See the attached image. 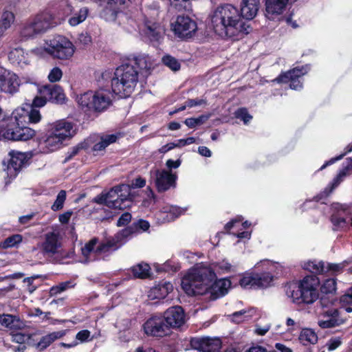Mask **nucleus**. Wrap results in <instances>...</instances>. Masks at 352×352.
I'll use <instances>...</instances> for the list:
<instances>
[{
  "label": "nucleus",
  "instance_id": "1",
  "mask_svg": "<svg viewBox=\"0 0 352 352\" xmlns=\"http://www.w3.org/2000/svg\"><path fill=\"white\" fill-rule=\"evenodd\" d=\"M231 282L227 278L216 280L214 272L203 264L190 269L182 280V287L188 296L202 295L210 292L217 298L227 294Z\"/></svg>",
  "mask_w": 352,
  "mask_h": 352
},
{
  "label": "nucleus",
  "instance_id": "2",
  "mask_svg": "<svg viewBox=\"0 0 352 352\" xmlns=\"http://www.w3.org/2000/svg\"><path fill=\"white\" fill-rule=\"evenodd\" d=\"M214 32L221 36L239 39L251 31L248 22L241 19L239 10L232 4L217 7L210 14Z\"/></svg>",
  "mask_w": 352,
  "mask_h": 352
},
{
  "label": "nucleus",
  "instance_id": "3",
  "mask_svg": "<svg viewBox=\"0 0 352 352\" xmlns=\"http://www.w3.org/2000/svg\"><path fill=\"white\" fill-rule=\"evenodd\" d=\"M76 133L74 124L65 119L50 123L47 126L46 138L39 143L43 153L54 152L61 148L64 142L71 139Z\"/></svg>",
  "mask_w": 352,
  "mask_h": 352
},
{
  "label": "nucleus",
  "instance_id": "4",
  "mask_svg": "<svg viewBox=\"0 0 352 352\" xmlns=\"http://www.w3.org/2000/svg\"><path fill=\"white\" fill-rule=\"evenodd\" d=\"M132 233L131 228H126L117 233L115 236L105 243H102L96 248L98 239L94 238L87 243L81 249L84 257L83 262H89L98 258V256L118 250L121 247Z\"/></svg>",
  "mask_w": 352,
  "mask_h": 352
},
{
  "label": "nucleus",
  "instance_id": "5",
  "mask_svg": "<svg viewBox=\"0 0 352 352\" xmlns=\"http://www.w3.org/2000/svg\"><path fill=\"white\" fill-rule=\"evenodd\" d=\"M138 77L139 72L133 64H122L116 69L111 80L113 92L121 98L130 96L138 84Z\"/></svg>",
  "mask_w": 352,
  "mask_h": 352
},
{
  "label": "nucleus",
  "instance_id": "6",
  "mask_svg": "<svg viewBox=\"0 0 352 352\" xmlns=\"http://www.w3.org/2000/svg\"><path fill=\"white\" fill-rule=\"evenodd\" d=\"M320 280L316 275L307 276L298 285H291L287 290V296L296 305L312 304L319 296Z\"/></svg>",
  "mask_w": 352,
  "mask_h": 352
},
{
  "label": "nucleus",
  "instance_id": "7",
  "mask_svg": "<svg viewBox=\"0 0 352 352\" xmlns=\"http://www.w3.org/2000/svg\"><path fill=\"white\" fill-rule=\"evenodd\" d=\"M43 51L54 58L60 60L70 59L74 52L75 46L67 38L63 36L57 35L53 38L46 40L43 49L36 48L31 51V53L36 55H41Z\"/></svg>",
  "mask_w": 352,
  "mask_h": 352
},
{
  "label": "nucleus",
  "instance_id": "8",
  "mask_svg": "<svg viewBox=\"0 0 352 352\" xmlns=\"http://www.w3.org/2000/svg\"><path fill=\"white\" fill-rule=\"evenodd\" d=\"M130 188L122 184L112 188L108 192L102 193L94 198V201L104 204L109 208L124 210L130 206Z\"/></svg>",
  "mask_w": 352,
  "mask_h": 352
},
{
  "label": "nucleus",
  "instance_id": "9",
  "mask_svg": "<svg viewBox=\"0 0 352 352\" xmlns=\"http://www.w3.org/2000/svg\"><path fill=\"white\" fill-rule=\"evenodd\" d=\"M53 19L49 12H43L30 18L21 25V37L28 40L44 34L51 28Z\"/></svg>",
  "mask_w": 352,
  "mask_h": 352
},
{
  "label": "nucleus",
  "instance_id": "10",
  "mask_svg": "<svg viewBox=\"0 0 352 352\" xmlns=\"http://www.w3.org/2000/svg\"><path fill=\"white\" fill-rule=\"evenodd\" d=\"M10 118L11 115L6 116L0 107V136L3 139L27 141L35 135V131L30 127H16L15 122L11 124Z\"/></svg>",
  "mask_w": 352,
  "mask_h": 352
},
{
  "label": "nucleus",
  "instance_id": "11",
  "mask_svg": "<svg viewBox=\"0 0 352 352\" xmlns=\"http://www.w3.org/2000/svg\"><path fill=\"white\" fill-rule=\"evenodd\" d=\"M40 248L44 255L53 257L59 263L69 256L68 252L62 248V236L57 229L44 234Z\"/></svg>",
  "mask_w": 352,
  "mask_h": 352
},
{
  "label": "nucleus",
  "instance_id": "12",
  "mask_svg": "<svg viewBox=\"0 0 352 352\" xmlns=\"http://www.w3.org/2000/svg\"><path fill=\"white\" fill-rule=\"evenodd\" d=\"M76 101L82 108L98 111H104L111 104L109 93L105 90L85 92L78 96Z\"/></svg>",
  "mask_w": 352,
  "mask_h": 352
},
{
  "label": "nucleus",
  "instance_id": "13",
  "mask_svg": "<svg viewBox=\"0 0 352 352\" xmlns=\"http://www.w3.org/2000/svg\"><path fill=\"white\" fill-rule=\"evenodd\" d=\"M150 175L159 192L167 191L170 188L176 186L177 176L171 170L153 168L150 171Z\"/></svg>",
  "mask_w": 352,
  "mask_h": 352
},
{
  "label": "nucleus",
  "instance_id": "14",
  "mask_svg": "<svg viewBox=\"0 0 352 352\" xmlns=\"http://www.w3.org/2000/svg\"><path fill=\"white\" fill-rule=\"evenodd\" d=\"M100 6H104L100 12V16L109 22L116 21L122 14L121 6L125 4L126 0H94Z\"/></svg>",
  "mask_w": 352,
  "mask_h": 352
},
{
  "label": "nucleus",
  "instance_id": "15",
  "mask_svg": "<svg viewBox=\"0 0 352 352\" xmlns=\"http://www.w3.org/2000/svg\"><path fill=\"white\" fill-rule=\"evenodd\" d=\"M144 331L147 336L164 337L171 334L162 316H152L144 324Z\"/></svg>",
  "mask_w": 352,
  "mask_h": 352
},
{
  "label": "nucleus",
  "instance_id": "16",
  "mask_svg": "<svg viewBox=\"0 0 352 352\" xmlns=\"http://www.w3.org/2000/svg\"><path fill=\"white\" fill-rule=\"evenodd\" d=\"M172 30L180 38L192 37L197 29V23L187 16L179 15L175 21L171 24Z\"/></svg>",
  "mask_w": 352,
  "mask_h": 352
},
{
  "label": "nucleus",
  "instance_id": "17",
  "mask_svg": "<svg viewBox=\"0 0 352 352\" xmlns=\"http://www.w3.org/2000/svg\"><path fill=\"white\" fill-rule=\"evenodd\" d=\"M309 70L308 67L302 66L300 67H295L292 70L281 74L274 80V82H276L278 83H287L290 82L289 87L291 89L294 90L300 89L302 87V83L300 81V78L306 74Z\"/></svg>",
  "mask_w": 352,
  "mask_h": 352
},
{
  "label": "nucleus",
  "instance_id": "18",
  "mask_svg": "<svg viewBox=\"0 0 352 352\" xmlns=\"http://www.w3.org/2000/svg\"><path fill=\"white\" fill-rule=\"evenodd\" d=\"M169 330L181 328L186 322V316L183 308L180 306H173L167 309L162 316Z\"/></svg>",
  "mask_w": 352,
  "mask_h": 352
},
{
  "label": "nucleus",
  "instance_id": "19",
  "mask_svg": "<svg viewBox=\"0 0 352 352\" xmlns=\"http://www.w3.org/2000/svg\"><path fill=\"white\" fill-rule=\"evenodd\" d=\"M28 119L30 123H38L41 120V115L39 110L32 107L30 111L24 108H17L11 114V124L15 122L16 127H24L23 124Z\"/></svg>",
  "mask_w": 352,
  "mask_h": 352
},
{
  "label": "nucleus",
  "instance_id": "20",
  "mask_svg": "<svg viewBox=\"0 0 352 352\" xmlns=\"http://www.w3.org/2000/svg\"><path fill=\"white\" fill-rule=\"evenodd\" d=\"M272 281V274L269 272H264L246 274L241 278L239 284L245 289H258L269 286Z\"/></svg>",
  "mask_w": 352,
  "mask_h": 352
},
{
  "label": "nucleus",
  "instance_id": "21",
  "mask_svg": "<svg viewBox=\"0 0 352 352\" xmlns=\"http://www.w3.org/2000/svg\"><path fill=\"white\" fill-rule=\"evenodd\" d=\"M20 85L19 78L14 73L3 67H0L1 91L13 94L19 91Z\"/></svg>",
  "mask_w": 352,
  "mask_h": 352
},
{
  "label": "nucleus",
  "instance_id": "22",
  "mask_svg": "<svg viewBox=\"0 0 352 352\" xmlns=\"http://www.w3.org/2000/svg\"><path fill=\"white\" fill-rule=\"evenodd\" d=\"M10 158L4 169L10 178L15 177L26 162L27 156L24 153L12 151L9 153Z\"/></svg>",
  "mask_w": 352,
  "mask_h": 352
},
{
  "label": "nucleus",
  "instance_id": "23",
  "mask_svg": "<svg viewBox=\"0 0 352 352\" xmlns=\"http://www.w3.org/2000/svg\"><path fill=\"white\" fill-rule=\"evenodd\" d=\"M345 322L337 309H331L324 312L318 320V324L322 329L336 327Z\"/></svg>",
  "mask_w": 352,
  "mask_h": 352
},
{
  "label": "nucleus",
  "instance_id": "24",
  "mask_svg": "<svg viewBox=\"0 0 352 352\" xmlns=\"http://www.w3.org/2000/svg\"><path fill=\"white\" fill-rule=\"evenodd\" d=\"M130 64H133L139 74L144 78L148 77L154 67V63L151 56L146 54H138L129 59Z\"/></svg>",
  "mask_w": 352,
  "mask_h": 352
},
{
  "label": "nucleus",
  "instance_id": "25",
  "mask_svg": "<svg viewBox=\"0 0 352 352\" xmlns=\"http://www.w3.org/2000/svg\"><path fill=\"white\" fill-rule=\"evenodd\" d=\"M39 94H42L47 101L62 104L65 99L61 87L56 85H47L38 88Z\"/></svg>",
  "mask_w": 352,
  "mask_h": 352
},
{
  "label": "nucleus",
  "instance_id": "26",
  "mask_svg": "<svg viewBox=\"0 0 352 352\" xmlns=\"http://www.w3.org/2000/svg\"><path fill=\"white\" fill-rule=\"evenodd\" d=\"M352 169V158L349 157L346 160L345 165L342 170H340L336 177L333 180L331 185L327 187L323 192L318 195L315 198L316 201H320L324 197H327L336 188L348 173Z\"/></svg>",
  "mask_w": 352,
  "mask_h": 352
},
{
  "label": "nucleus",
  "instance_id": "27",
  "mask_svg": "<svg viewBox=\"0 0 352 352\" xmlns=\"http://www.w3.org/2000/svg\"><path fill=\"white\" fill-rule=\"evenodd\" d=\"M352 169V158L349 157L346 160L345 165L342 170H340L336 177L333 180L331 185L327 187L323 192L318 195L315 198L316 201H320L324 197H327L336 188L348 173Z\"/></svg>",
  "mask_w": 352,
  "mask_h": 352
},
{
  "label": "nucleus",
  "instance_id": "28",
  "mask_svg": "<svg viewBox=\"0 0 352 352\" xmlns=\"http://www.w3.org/2000/svg\"><path fill=\"white\" fill-rule=\"evenodd\" d=\"M192 346L202 352H216L221 347V342L219 339L201 338H193L190 341Z\"/></svg>",
  "mask_w": 352,
  "mask_h": 352
},
{
  "label": "nucleus",
  "instance_id": "29",
  "mask_svg": "<svg viewBox=\"0 0 352 352\" xmlns=\"http://www.w3.org/2000/svg\"><path fill=\"white\" fill-rule=\"evenodd\" d=\"M288 2L289 0H266V16L269 19H274L285 11Z\"/></svg>",
  "mask_w": 352,
  "mask_h": 352
},
{
  "label": "nucleus",
  "instance_id": "30",
  "mask_svg": "<svg viewBox=\"0 0 352 352\" xmlns=\"http://www.w3.org/2000/svg\"><path fill=\"white\" fill-rule=\"evenodd\" d=\"M15 21L14 8L8 6L3 8L0 17V39Z\"/></svg>",
  "mask_w": 352,
  "mask_h": 352
},
{
  "label": "nucleus",
  "instance_id": "31",
  "mask_svg": "<svg viewBox=\"0 0 352 352\" xmlns=\"http://www.w3.org/2000/svg\"><path fill=\"white\" fill-rule=\"evenodd\" d=\"M259 0H243L239 10L241 19L251 20L254 19L258 10Z\"/></svg>",
  "mask_w": 352,
  "mask_h": 352
},
{
  "label": "nucleus",
  "instance_id": "32",
  "mask_svg": "<svg viewBox=\"0 0 352 352\" xmlns=\"http://www.w3.org/2000/svg\"><path fill=\"white\" fill-rule=\"evenodd\" d=\"M333 213L331 217V221L333 225L334 230H338L347 226V223L344 217L342 216L345 212L346 207L338 203L332 205Z\"/></svg>",
  "mask_w": 352,
  "mask_h": 352
},
{
  "label": "nucleus",
  "instance_id": "33",
  "mask_svg": "<svg viewBox=\"0 0 352 352\" xmlns=\"http://www.w3.org/2000/svg\"><path fill=\"white\" fill-rule=\"evenodd\" d=\"M173 286L170 283H160L153 286L148 293V297L151 300L164 298L170 292Z\"/></svg>",
  "mask_w": 352,
  "mask_h": 352
},
{
  "label": "nucleus",
  "instance_id": "34",
  "mask_svg": "<svg viewBox=\"0 0 352 352\" xmlns=\"http://www.w3.org/2000/svg\"><path fill=\"white\" fill-rule=\"evenodd\" d=\"M145 26L146 34L151 41L159 42L163 38L164 28L161 24L147 21L145 23Z\"/></svg>",
  "mask_w": 352,
  "mask_h": 352
},
{
  "label": "nucleus",
  "instance_id": "35",
  "mask_svg": "<svg viewBox=\"0 0 352 352\" xmlns=\"http://www.w3.org/2000/svg\"><path fill=\"white\" fill-rule=\"evenodd\" d=\"M0 324L12 331L21 330L25 327L23 321L11 314H0Z\"/></svg>",
  "mask_w": 352,
  "mask_h": 352
},
{
  "label": "nucleus",
  "instance_id": "36",
  "mask_svg": "<svg viewBox=\"0 0 352 352\" xmlns=\"http://www.w3.org/2000/svg\"><path fill=\"white\" fill-rule=\"evenodd\" d=\"M10 61L16 65L23 67L30 63L29 54L22 48H15L9 54Z\"/></svg>",
  "mask_w": 352,
  "mask_h": 352
},
{
  "label": "nucleus",
  "instance_id": "37",
  "mask_svg": "<svg viewBox=\"0 0 352 352\" xmlns=\"http://www.w3.org/2000/svg\"><path fill=\"white\" fill-rule=\"evenodd\" d=\"M65 331H54L43 336L37 344V347L40 351H43L48 347L55 340L61 338L65 336Z\"/></svg>",
  "mask_w": 352,
  "mask_h": 352
},
{
  "label": "nucleus",
  "instance_id": "38",
  "mask_svg": "<svg viewBox=\"0 0 352 352\" xmlns=\"http://www.w3.org/2000/svg\"><path fill=\"white\" fill-rule=\"evenodd\" d=\"M89 13V10L87 7H82L78 11L74 12L68 19V23L73 27L77 26L86 20Z\"/></svg>",
  "mask_w": 352,
  "mask_h": 352
},
{
  "label": "nucleus",
  "instance_id": "39",
  "mask_svg": "<svg viewBox=\"0 0 352 352\" xmlns=\"http://www.w3.org/2000/svg\"><path fill=\"white\" fill-rule=\"evenodd\" d=\"M299 340L305 346L315 344L318 342V336L311 329H303L299 335Z\"/></svg>",
  "mask_w": 352,
  "mask_h": 352
},
{
  "label": "nucleus",
  "instance_id": "40",
  "mask_svg": "<svg viewBox=\"0 0 352 352\" xmlns=\"http://www.w3.org/2000/svg\"><path fill=\"white\" fill-rule=\"evenodd\" d=\"M303 268L312 273L325 274V264L322 261H310L304 263Z\"/></svg>",
  "mask_w": 352,
  "mask_h": 352
},
{
  "label": "nucleus",
  "instance_id": "41",
  "mask_svg": "<svg viewBox=\"0 0 352 352\" xmlns=\"http://www.w3.org/2000/svg\"><path fill=\"white\" fill-rule=\"evenodd\" d=\"M252 310H241L229 315L230 320L235 323H240L245 320H249L252 316Z\"/></svg>",
  "mask_w": 352,
  "mask_h": 352
},
{
  "label": "nucleus",
  "instance_id": "42",
  "mask_svg": "<svg viewBox=\"0 0 352 352\" xmlns=\"http://www.w3.org/2000/svg\"><path fill=\"white\" fill-rule=\"evenodd\" d=\"M150 267L146 263H140L132 267V272L135 277L145 278L149 276Z\"/></svg>",
  "mask_w": 352,
  "mask_h": 352
},
{
  "label": "nucleus",
  "instance_id": "43",
  "mask_svg": "<svg viewBox=\"0 0 352 352\" xmlns=\"http://www.w3.org/2000/svg\"><path fill=\"white\" fill-rule=\"evenodd\" d=\"M67 193L64 190H61L57 195L54 203L51 206L53 211H58L63 208L66 199Z\"/></svg>",
  "mask_w": 352,
  "mask_h": 352
},
{
  "label": "nucleus",
  "instance_id": "44",
  "mask_svg": "<svg viewBox=\"0 0 352 352\" xmlns=\"http://www.w3.org/2000/svg\"><path fill=\"white\" fill-rule=\"evenodd\" d=\"M210 117V114L208 115H201L198 118H190L186 119L184 123L189 128H193L197 125L201 124L204 123L206 120L209 119Z\"/></svg>",
  "mask_w": 352,
  "mask_h": 352
},
{
  "label": "nucleus",
  "instance_id": "45",
  "mask_svg": "<svg viewBox=\"0 0 352 352\" xmlns=\"http://www.w3.org/2000/svg\"><path fill=\"white\" fill-rule=\"evenodd\" d=\"M214 268L219 273H229L234 271V266L231 265L227 260L223 259L215 263Z\"/></svg>",
  "mask_w": 352,
  "mask_h": 352
},
{
  "label": "nucleus",
  "instance_id": "46",
  "mask_svg": "<svg viewBox=\"0 0 352 352\" xmlns=\"http://www.w3.org/2000/svg\"><path fill=\"white\" fill-rule=\"evenodd\" d=\"M74 287V285L72 283V281H66L60 283L59 285L56 286H54L50 289V296H55L58 294H60L65 290H67L69 288H72Z\"/></svg>",
  "mask_w": 352,
  "mask_h": 352
},
{
  "label": "nucleus",
  "instance_id": "47",
  "mask_svg": "<svg viewBox=\"0 0 352 352\" xmlns=\"http://www.w3.org/2000/svg\"><path fill=\"white\" fill-rule=\"evenodd\" d=\"M10 336L12 341L18 344H24L31 338V335L29 333H24L21 332H16V331H11Z\"/></svg>",
  "mask_w": 352,
  "mask_h": 352
},
{
  "label": "nucleus",
  "instance_id": "48",
  "mask_svg": "<svg viewBox=\"0 0 352 352\" xmlns=\"http://www.w3.org/2000/svg\"><path fill=\"white\" fill-rule=\"evenodd\" d=\"M336 289V281L331 278L325 280L321 286V292L324 294L333 293Z\"/></svg>",
  "mask_w": 352,
  "mask_h": 352
},
{
  "label": "nucleus",
  "instance_id": "49",
  "mask_svg": "<svg viewBox=\"0 0 352 352\" xmlns=\"http://www.w3.org/2000/svg\"><path fill=\"white\" fill-rule=\"evenodd\" d=\"M23 240V236L21 234H13L6 238L3 243L6 248H12L19 244Z\"/></svg>",
  "mask_w": 352,
  "mask_h": 352
},
{
  "label": "nucleus",
  "instance_id": "50",
  "mask_svg": "<svg viewBox=\"0 0 352 352\" xmlns=\"http://www.w3.org/2000/svg\"><path fill=\"white\" fill-rule=\"evenodd\" d=\"M163 63L173 71H177L180 68L179 63L171 56H164L162 58Z\"/></svg>",
  "mask_w": 352,
  "mask_h": 352
},
{
  "label": "nucleus",
  "instance_id": "51",
  "mask_svg": "<svg viewBox=\"0 0 352 352\" xmlns=\"http://www.w3.org/2000/svg\"><path fill=\"white\" fill-rule=\"evenodd\" d=\"M344 265L343 263H327L325 265V274L336 275L342 271Z\"/></svg>",
  "mask_w": 352,
  "mask_h": 352
},
{
  "label": "nucleus",
  "instance_id": "52",
  "mask_svg": "<svg viewBox=\"0 0 352 352\" xmlns=\"http://www.w3.org/2000/svg\"><path fill=\"white\" fill-rule=\"evenodd\" d=\"M352 151V143L349 144L346 148H345V151L340 155L338 157H333V158H331V160H329V161L326 162L325 164H324L320 168L319 170H323L324 168H325L327 166H329V165H331L333 164V163H335L336 162L341 160L344 155H346L348 153H350Z\"/></svg>",
  "mask_w": 352,
  "mask_h": 352
},
{
  "label": "nucleus",
  "instance_id": "53",
  "mask_svg": "<svg viewBox=\"0 0 352 352\" xmlns=\"http://www.w3.org/2000/svg\"><path fill=\"white\" fill-rule=\"evenodd\" d=\"M150 227V224L147 221L140 219L138 221L133 223L132 226H130L129 228H132V233L135 231H146L148 230Z\"/></svg>",
  "mask_w": 352,
  "mask_h": 352
},
{
  "label": "nucleus",
  "instance_id": "54",
  "mask_svg": "<svg viewBox=\"0 0 352 352\" xmlns=\"http://www.w3.org/2000/svg\"><path fill=\"white\" fill-rule=\"evenodd\" d=\"M62 76V70L59 67H55L52 69H51L47 78L51 82H56L59 81L61 79Z\"/></svg>",
  "mask_w": 352,
  "mask_h": 352
},
{
  "label": "nucleus",
  "instance_id": "55",
  "mask_svg": "<svg viewBox=\"0 0 352 352\" xmlns=\"http://www.w3.org/2000/svg\"><path fill=\"white\" fill-rule=\"evenodd\" d=\"M235 116L236 118L242 120L245 124H247L252 118V117L248 113L247 109L245 108L239 109L235 112Z\"/></svg>",
  "mask_w": 352,
  "mask_h": 352
},
{
  "label": "nucleus",
  "instance_id": "56",
  "mask_svg": "<svg viewBox=\"0 0 352 352\" xmlns=\"http://www.w3.org/2000/svg\"><path fill=\"white\" fill-rule=\"evenodd\" d=\"M77 43L83 46H87L91 43V37L87 32H82L78 36Z\"/></svg>",
  "mask_w": 352,
  "mask_h": 352
},
{
  "label": "nucleus",
  "instance_id": "57",
  "mask_svg": "<svg viewBox=\"0 0 352 352\" xmlns=\"http://www.w3.org/2000/svg\"><path fill=\"white\" fill-rule=\"evenodd\" d=\"M118 138V136L116 134H106L100 137V139L103 141L107 147L111 144L116 142Z\"/></svg>",
  "mask_w": 352,
  "mask_h": 352
},
{
  "label": "nucleus",
  "instance_id": "58",
  "mask_svg": "<svg viewBox=\"0 0 352 352\" xmlns=\"http://www.w3.org/2000/svg\"><path fill=\"white\" fill-rule=\"evenodd\" d=\"M340 300L343 306L352 305V292L351 289H348L346 293L340 297Z\"/></svg>",
  "mask_w": 352,
  "mask_h": 352
},
{
  "label": "nucleus",
  "instance_id": "59",
  "mask_svg": "<svg viewBox=\"0 0 352 352\" xmlns=\"http://www.w3.org/2000/svg\"><path fill=\"white\" fill-rule=\"evenodd\" d=\"M47 101V100L42 94H39L38 96L35 97L33 100L32 107H43L45 105Z\"/></svg>",
  "mask_w": 352,
  "mask_h": 352
},
{
  "label": "nucleus",
  "instance_id": "60",
  "mask_svg": "<svg viewBox=\"0 0 352 352\" xmlns=\"http://www.w3.org/2000/svg\"><path fill=\"white\" fill-rule=\"evenodd\" d=\"M270 324H266L261 327L260 324H256L254 329V333L258 336H264L270 330Z\"/></svg>",
  "mask_w": 352,
  "mask_h": 352
},
{
  "label": "nucleus",
  "instance_id": "61",
  "mask_svg": "<svg viewBox=\"0 0 352 352\" xmlns=\"http://www.w3.org/2000/svg\"><path fill=\"white\" fill-rule=\"evenodd\" d=\"M131 219V214L129 212H124L121 215L117 222L118 226H122L127 224Z\"/></svg>",
  "mask_w": 352,
  "mask_h": 352
},
{
  "label": "nucleus",
  "instance_id": "62",
  "mask_svg": "<svg viewBox=\"0 0 352 352\" xmlns=\"http://www.w3.org/2000/svg\"><path fill=\"white\" fill-rule=\"evenodd\" d=\"M341 343V340L339 338L331 339L327 343L329 351H333L336 349L339 346H340Z\"/></svg>",
  "mask_w": 352,
  "mask_h": 352
},
{
  "label": "nucleus",
  "instance_id": "63",
  "mask_svg": "<svg viewBox=\"0 0 352 352\" xmlns=\"http://www.w3.org/2000/svg\"><path fill=\"white\" fill-rule=\"evenodd\" d=\"M34 278L28 277L23 279V283H27V290L30 294H32L36 289V286L33 284Z\"/></svg>",
  "mask_w": 352,
  "mask_h": 352
},
{
  "label": "nucleus",
  "instance_id": "64",
  "mask_svg": "<svg viewBox=\"0 0 352 352\" xmlns=\"http://www.w3.org/2000/svg\"><path fill=\"white\" fill-rule=\"evenodd\" d=\"M195 142V138L193 137H190L186 139H180L175 142L177 147H182L186 145H189Z\"/></svg>",
  "mask_w": 352,
  "mask_h": 352
}]
</instances>
